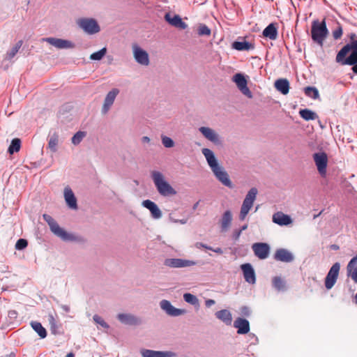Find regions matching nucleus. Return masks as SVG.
<instances>
[{"mask_svg":"<svg viewBox=\"0 0 357 357\" xmlns=\"http://www.w3.org/2000/svg\"><path fill=\"white\" fill-rule=\"evenodd\" d=\"M28 245V242L26 239L20 238L17 240L15 244V249L18 250H22L26 248Z\"/></svg>","mask_w":357,"mask_h":357,"instance_id":"49530a36","label":"nucleus"},{"mask_svg":"<svg viewBox=\"0 0 357 357\" xmlns=\"http://www.w3.org/2000/svg\"><path fill=\"white\" fill-rule=\"evenodd\" d=\"M165 20L169 24L176 28L185 29L188 26V25L184 22H183L181 17L178 15H174V16H172L170 13H167L165 15Z\"/></svg>","mask_w":357,"mask_h":357,"instance_id":"412c9836","label":"nucleus"},{"mask_svg":"<svg viewBox=\"0 0 357 357\" xmlns=\"http://www.w3.org/2000/svg\"><path fill=\"white\" fill-rule=\"evenodd\" d=\"M61 308L66 312L70 311V307L68 305H61Z\"/></svg>","mask_w":357,"mask_h":357,"instance_id":"bf43d9fd","label":"nucleus"},{"mask_svg":"<svg viewBox=\"0 0 357 357\" xmlns=\"http://www.w3.org/2000/svg\"><path fill=\"white\" fill-rule=\"evenodd\" d=\"M356 38V34L351 33L350 42L338 52L335 61L342 66H353L352 70L357 74V40Z\"/></svg>","mask_w":357,"mask_h":357,"instance_id":"f257e3e1","label":"nucleus"},{"mask_svg":"<svg viewBox=\"0 0 357 357\" xmlns=\"http://www.w3.org/2000/svg\"><path fill=\"white\" fill-rule=\"evenodd\" d=\"M313 159L319 173L323 176L326 173L328 156L324 152H318L313 154Z\"/></svg>","mask_w":357,"mask_h":357,"instance_id":"9b49d317","label":"nucleus"},{"mask_svg":"<svg viewBox=\"0 0 357 357\" xmlns=\"http://www.w3.org/2000/svg\"><path fill=\"white\" fill-rule=\"evenodd\" d=\"M117 319L123 324L136 326L141 323L139 318L131 314L121 313L117 315Z\"/></svg>","mask_w":357,"mask_h":357,"instance_id":"b1692460","label":"nucleus"},{"mask_svg":"<svg viewBox=\"0 0 357 357\" xmlns=\"http://www.w3.org/2000/svg\"><path fill=\"white\" fill-rule=\"evenodd\" d=\"M107 49L103 47L98 52H96L91 54L90 59L93 61H100L106 54Z\"/></svg>","mask_w":357,"mask_h":357,"instance_id":"ea45409f","label":"nucleus"},{"mask_svg":"<svg viewBox=\"0 0 357 357\" xmlns=\"http://www.w3.org/2000/svg\"><path fill=\"white\" fill-rule=\"evenodd\" d=\"M21 141L18 138H15L11 141V143L8 147V151L10 154H13L15 152H18L20 149Z\"/></svg>","mask_w":357,"mask_h":357,"instance_id":"c9c22d12","label":"nucleus"},{"mask_svg":"<svg viewBox=\"0 0 357 357\" xmlns=\"http://www.w3.org/2000/svg\"><path fill=\"white\" fill-rule=\"evenodd\" d=\"M43 220L47 223L50 231L63 241H77L78 237L72 233H68L61 228L57 222L50 215L43 214Z\"/></svg>","mask_w":357,"mask_h":357,"instance_id":"7ed1b4c3","label":"nucleus"},{"mask_svg":"<svg viewBox=\"0 0 357 357\" xmlns=\"http://www.w3.org/2000/svg\"><path fill=\"white\" fill-rule=\"evenodd\" d=\"M199 202L200 201H198L195 204H194V205L192 206V209L193 210H196L199 206Z\"/></svg>","mask_w":357,"mask_h":357,"instance_id":"680f3d73","label":"nucleus"},{"mask_svg":"<svg viewBox=\"0 0 357 357\" xmlns=\"http://www.w3.org/2000/svg\"><path fill=\"white\" fill-rule=\"evenodd\" d=\"M328 34V30L326 27L325 20L319 22L318 20H314L311 26L312 40L321 47Z\"/></svg>","mask_w":357,"mask_h":357,"instance_id":"39448f33","label":"nucleus"},{"mask_svg":"<svg viewBox=\"0 0 357 357\" xmlns=\"http://www.w3.org/2000/svg\"><path fill=\"white\" fill-rule=\"evenodd\" d=\"M208 166L215 178L225 186L229 188H233L234 185L231 181L229 174L225 170L224 167L220 166L215 156L214 153L209 149L204 148L202 150Z\"/></svg>","mask_w":357,"mask_h":357,"instance_id":"f03ea898","label":"nucleus"},{"mask_svg":"<svg viewBox=\"0 0 357 357\" xmlns=\"http://www.w3.org/2000/svg\"><path fill=\"white\" fill-rule=\"evenodd\" d=\"M340 269V264L338 262L335 263L330 268L328 273L325 278V287L329 290L333 288L337 282L339 272Z\"/></svg>","mask_w":357,"mask_h":357,"instance_id":"9d476101","label":"nucleus"},{"mask_svg":"<svg viewBox=\"0 0 357 357\" xmlns=\"http://www.w3.org/2000/svg\"><path fill=\"white\" fill-rule=\"evenodd\" d=\"M347 276L350 277L355 283H357V255L354 257L347 264Z\"/></svg>","mask_w":357,"mask_h":357,"instance_id":"bb28decb","label":"nucleus"},{"mask_svg":"<svg viewBox=\"0 0 357 357\" xmlns=\"http://www.w3.org/2000/svg\"><path fill=\"white\" fill-rule=\"evenodd\" d=\"M142 142L143 143H149L150 142V138L147 136H144L142 138Z\"/></svg>","mask_w":357,"mask_h":357,"instance_id":"13d9d810","label":"nucleus"},{"mask_svg":"<svg viewBox=\"0 0 357 357\" xmlns=\"http://www.w3.org/2000/svg\"><path fill=\"white\" fill-rule=\"evenodd\" d=\"M59 142V136L57 134L54 133L50 137L48 147L52 152H56L57 151V145Z\"/></svg>","mask_w":357,"mask_h":357,"instance_id":"e433bc0d","label":"nucleus"},{"mask_svg":"<svg viewBox=\"0 0 357 357\" xmlns=\"http://www.w3.org/2000/svg\"><path fill=\"white\" fill-rule=\"evenodd\" d=\"M162 144L165 148H172L174 146L173 139L167 136H161Z\"/></svg>","mask_w":357,"mask_h":357,"instance_id":"79ce46f5","label":"nucleus"},{"mask_svg":"<svg viewBox=\"0 0 357 357\" xmlns=\"http://www.w3.org/2000/svg\"><path fill=\"white\" fill-rule=\"evenodd\" d=\"M272 220L280 226H287L292 223V219L288 215L278 211L273 215Z\"/></svg>","mask_w":357,"mask_h":357,"instance_id":"4be33fe9","label":"nucleus"},{"mask_svg":"<svg viewBox=\"0 0 357 357\" xmlns=\"http://www.w3.org/2000/svg\"><path fill=\"white\" fill-rule=\"evenodd\" d=\"M210 250H212L213 252H215L218 254H222L223 253V250L221 248H213L211 247V249Z\"/></svg>","mask_w":357,"mask_h":357,"instance_id":"6e6d98bb","label":"nucleus"},{"mask_svg":"<svg viewBox=\"0 0 357 357\" xmlns=\"http://www.w3.org/2000/svg\"><path fill=\"white\" fill-rule=\"evenodd\" d=\"M151 176L158 193L164 197L174 195L176 190L165 179L163 174L158 171H152Z\"/></svg>","mask_w":357,"mask_h":357,"instance_id":"20e7f679","label":"nucleus"},{"mask_svg":"<svg viewBox=\"0 0 357 357\" xmlns=\"http://www.w3.org/2000/svg\"><path fill=\"white\" fill-rule=\"evenodd\" d=\"M252 248L255 255L260 259H265L269 255L270 246L266 243H255Z\"/></svg>","mask_w":357,"mask_h":357,"instance_id":"2eb2a0df","label":"nucleus"},{"mask_svg":"<svg viewBox=\"0 0 357 357\" xmlns=\"http://www.w3.org/2000/svg\"><path fill=\"white\" fill-rule=\"evenodd\" d=\"M77 24L89 34L96 33L100 29L97 21L93 18H81L77 21Z\"/></svg>","mask_w":357,"mask_h":357,"instance_id":"6e6552de","label":"nucleus"},{"mask_svg":"<svg viewBox=\"0 0 357 357\" xmlns=\"http://www.w3.org/2000/svg\"><path fill=\"white\" fill-rule=\"evenodd\" d=\"M93 319L94 321V322L97 324H99L100 326H101L102 328H109V326L104 321V319L100 317L99 315L98 314H95L93 317Z\"/></svg>","mask_w":357,"mask_h":357,"instance_id":"c03bdc74","label":"nucleus"},{"mask_svg":"<svg viewBox=\"0 0 357 357\" xmlns=\"http://www.w3.org/2000/svg\"><path fill=\"white\" fill-rule=\"evenodd\" d=\"M241 233H242L241 231H240L239 229L234 230L233 232V234H232L233 239L235 241L238 240V238L241 236Z\"/></svg>","mask_w":357,"mask_h":357,"instance_id":"3c124183","label":"nucleus"},{"mask_svg":"<svg viewBox=\"0 0 357 357\" xmlns=\"http://www.w3.org/2000/svg\"><path fill=\"white\" fill-rule=\"evenodd\" d=\"M42 40L58 49H73L75 47L73 42L68 40L56 38H43Z\"/></svg>","mask_w":357,"mask_h":357,"instance_id":"4468645a","label":"nucleus"},{"mask_svg":"<svg viewBox=\"0 0 357 357\" xmlns=\"http://www.w3.org/2000/svg\"><path fill=\"white\" fill-rule=\"evenodd\" d=\"M305 93L307 97H310L314 100L319 98V91L314 86H307L304 89Z\"/></svg>","mask_w":357,"mask_h":357,"instance_id":"4c0bfd02","label":"nucleus"},{"mask_svg":"<svg viewBox=\"0 0 357 357\" xmlns=\"http://www.w3.org/2000/svg\"><path fill=\"white\" fill-rule=\"evenodd\" d=\"M169 220L174 223H180L181 225H185L187 223V219L178 220L173 218L172 215H169Z\"/></svg>","mask_w":357,"mask_h":357,"instance_id":"09e8293b","label":"nucleus"},{"mask_svg":"<svg viewBox=\"0 0 357 357\" xmlns=\"http://www.w3.org/2000/svg\"><path fill=\"white\" fill-rule=\"evenodd\" d=\"M17 313L15 310H10L8 312V317L10 319H15L17 318Z\"/></svg>","mask_w":357,"mask_h":357,"instance_id":"5fc2aeb1","label":"nucleus"},{"mask_svg":"<svg viewBox=\"0 0 357 357\" xmlns=\"http://www.w3.org/2000/svg\"><path fill=\"white\" fill-rule=\"evenodd\" d=\"M264 37L270 40H275L278 37V29L273 23L268 24L263 31Z\"/></svg>","mask_w":357,"mask_h":357,"instance_id":"7c9ffc66","label":"nucleus"},{"mask_svg":"<svg viewBox=\"0 0 357 357\" xmlns=\"http://www.w3.org/2000/svg\"><path fill=\"white\" fill-rule=\"evenodd\" d=\"M232 221V214L229 210L224 212L220 219L221 230L226 231L228 230Z\"/></svg>","mask_w":357,"mask_h":357,"instance_id":"cd10ccee","label":"nucleus"},{"mask_svg":"<svg viewBox=\"0 0 357 357\" xmlns=\"http://www.w3.org/2000/svg\"><path fill=\"white\" fill-rule=\"evenodd\" d=\"M215 303V301L213 300V299H207L206 301H205V305L207 307H211L213 305H214Z\"/></svg>","mask_w":357,"mask_h":357,"instance_id":"864d4df0","label":"nucleus"},{"mask_svg":"<svg viewBox=\"0 0 357 357\" xmlns=\"http://www.w3.org/2000/svg\"><path fill=\"white\" fill-rule=\"evenodd\" d=\"M233 82L236 84L239 91L249 98H252V93L248 87V82L242 73H236L232 77Z\"/></svg>","mask_w":357,"mask_h":357,"instance_id":"1a4fd4ad","label":"nucleus"},{"mask_svg":"<svg viewBox=\"0 0 357 357\" xmlns=\"http://www.w3.org/2000/svg\"><path fill=\"white\" fill-rule=\"evenodd\" d=\"M48 320H49V323L50 325V329H51L52 333H53L54 335L59 333V332L57 331L58 326L56 325V321H55L54 317L52 315H50L48 317Z\"/></svg>","mask_w":357,"mask_h":357,"instance_id":"37998d69","label":"nucleus"},{"mask_svg":"<svg viewBox=\"0 0 357 357\" xmlns=\"http://www.w3.org/2000/svg\"><path fill=\"white\" fill-rule=\"evenodd\" d=\"M354 302H355V303L357 304V292H356V296L354 297Z\"/></svg>","mask_w":357,"mask_h":357,"instance_id":"69168bd1","label":"nucleus"},{"mask_svg":"<svg viewBox=\"0 0 357 357\" xmlns=\"http://www.w3.org/2000/svg\"><path fill=\"white\" fill-rule=\"evenodd\" d=\"M241 312L245 315L249 314V309L247 307H243L241 309Z\"/></svg>","mask_w":357,"mask_h":357,"instance_id":"4d7b16f0","label":"nucleus"},{"mask_svg":"<svg viewBox=\"0 0 357 357\" xmlns=\"http://www.w3.org/2000/svg\"><path fill=\"white\" fill-rule=\"evenodd\" d=\"M85 135H86V133L83 131L77 132L72 137V143L74 145L79 144L82 142L83 138L85 137Z\"/></svg>","mask_w":357,"mask_h":357,"instance_id":"a19ab883","label":"nucleus"},{"mask_svg":"<svg viewBox=\"0 0 357 357\" xmlns=\"http://www.w3.org/2000/svg\"><path fill=\"white\" fill-rule=\"evenodd\" d=\"M119 91L117 89H113L106 96L102 107V112L106 113L110 107L113 105L116 96L119 94Z\"/></svg>","mask_w":357,"mask_h":357,"instance_id":"a878e982","label":"nucleus"},{"mask_svg":"<svg viewBox=\"0 0 357 357\" xmlns=\"http://www.w3.org/2000/svg\"><path fill=\"white\" fill-rule=\"evenodd\" d=\"M66 357H74V354L73 353H69L66 355Z\"/></svg>","mask_w":357,"mask_h":357,"instance_id":"0e129e2a","label":"nucleus"},{"mask_svg":"<svg viewBox=\"0 0 357 357\" xmlns=\"http://www.w3.org/2000/svg\"><path fill=\"white\" fill-rule=\"evenodd\" d=\"M142 357H176V354L170 351H154L143 349L140 351Z\"/></svg>","mask_w":357,"mask_h":357,"instance_id":"dca6fc26","label":"nucleus"},{"mask_svg":"<svg viewBox=\"0 0 357 357\" xmlns=\"http://www.w3.org/2000/svg\"><path fill=\"white\" fill-rule=\"evenodd\" d=\"M274 259L276 261L289 263L294 260V257L293 254L288 250L284 248H280L275 251Z\"/></svg>","mask_w":357,"mask_h":357,"instance_id":"6ab92c4d","label":"nucleus"},{"mask_svg":"<svg viewBox=\"0 0 357 357\" xmlns=\"http://www.w3.org/2000/svg\"><path fill=\"white\" fill-rule=\"evenodd\" d=\"M133 56L137 63L142 66L149 64V56L148 53L137 45H132Z\"/></svg>","mask_w":357,"mask_h":357,"instance_id":"f8f14e48","label":"nucleus"},{"mask_svg":"<svg viewBox=\"0 0 357 357\" xmlns=\"http://www.w3.org/2000/svg\"><path fill=\"white\" fill-rule=\"evenodd\" d=\"M31 326L40 338L44 339L47 337V331L40 322L31 321Z\"/></svg>","mask_w":357,"mask_h":357,"instance_id":"72a5a7b5","label":"nucleus"},{"mask_svg":"<svg viewBox=\"0 0 357 357\" xmlns=\"http://www.w3.org/2000/svg\"><path fill=\"white\" fill-rule=\"evenodd\" d=\"M217 319L221 320L226 325H231L232 321L231 313L228 310H221L215 314Z\"/></svg>","mask_w":357,"mask_h":357,"instance_id":"c85d7f7f","label":"nucleus"},{"mask_svg":"<svg viewBox=\"0 0 357 357\" xmlns=\"http://www.w3.org/2000/svg\"><path fill=\"white\" fill-rule=\"evenodd\" d=\"M234 327L237 328V333L240 335L247 334L250 331V323L244 318L236 319L234 321Z\"/></svg>","mask_w":357,"mask_h":357,"instance_id":"5701e85b","label":"nucleus"},{"mask_svg":"<svg viewBox=\"0 0 357 357\" xmlns=\"http://www.w3.org/2000/svg\"><path fill=\"white\" fill-rule=\"evenodd\" d=\"M333 248H334V249H337V246H333Z\"/></svg>","mask_w":357,"mask_h":357,"instance_id":"338daca9","label":"nucleus"},{"mask_svg":"<svg viewBox=\"0 0 357 357\" xmlns=\"http://www.w3.org/2000/svg\"><path fill=\"white\" fill-rule=\"evenodd\" d=\"M64 198L66 204L70 208L74 210L77 208V199L70 188L66 187L64 188Z\"/></svg>","mask_w":357,"mask_h":357,"instance_id":"393cba45","label":"nucleus"},{"mask_svg":"<svg viewBox=\"0 0 357 357\" xmlns=\"http://www.w3.org/2000/svg\"><path fill=\"white\" fill-rule=\"evenodd\" d=\"M197 261L181 258H167L164 261V265L169 268H181L195 266Z\"/></svg>","mask_w":357,"mask_h":357,"instance_id":"0eeeda50","label":"nucleus"},{"mask_svg":"<svg viewBox=\"0 0 357 357\" xmlns=\"http://www.w3.org/2000/svg\"><path fill=\"white\" fill-rule=\"evenodd\" d=\"M142 205L144 208L149 210L153 218L160 219L162 217V212L155 202H153L149 199H146V200H144L142 202Z\"/></svg>","mask_w":357,"mask_h":357,"instance_id":"aec40b11","label":"nucleus"},{"mask_svg":"<svg viewBox=\"0 0 357 357\" xmlns=\"http://www.w3.org/2000/svg\"><path fill=\"white\" fill-rule=\"evenodd\" d=\"M247 229H248V225L245 224V225H243L239 230L241 231V232H242L243 231H244Z\"/></svg>","mask_w":357,"mask_h":357,"instance_id":"e2e57ef3","label":"nucleus"},{"mask_svg":"<svg viewBox=\"0 0 357 357\" xmlns=\"http://www.w3.org/2000/svg\"><path fill=\"white\" fill-rule=\"evenodd\" d=\"M272 285L278 291H285L287 290L286 281L280 276L273 278Z\"/></svg>","mask_w":357,"mask_h":357,"instance_id":"473e14b6","label":"nucleus"},{"mask_svg":"<svg viewBox=\"0 0 357 357\" xmlns=\"http://www.w3.org/2000/svg\"><path fill=\"white\" fill-rule=\"evenodd\" d=\"M183 299L186 303L194 306H199V299L197 298V297L190 293L184 294Z\"/></svg>","mask_w":357,"mask_h":357,"instance_id":"58836bf2","label":"nucleus"},{"mask_svg":"<svg viewBox=\"0 0 357 357\" xmlns=\"http://www.w3.org/2000/svg\"><path fill=\"white\" fill-rule=\"evenodd\" d=\"M199 131L206 139L213 144H218L220 143L219 135L213 129L209 127L202 126L199 128Z\"/></svg>","mask_w":357,"mask_h":357,"instance_id":"f3484780","label":"nucleus"},{"mask_svg":"<svg viewBox=\"0 0 357 357\" xmlns=\"http://www.w3.org/2000/svg\"><path fill=\"white\" fill-rule=\"evenodd\" d=\"M19 50L17 47H13L11 50L8 53V56L9 59H12L15 56V55L17 53Z\"/></svg>","mask_w":357,"mask_h":357,"instance_id":"8fccbe9b","label":"nucleus"},{"mask_svg":"<svg viewBox=\"0 0 357 357\" xmlns=\"http://www.w3.org/2000/svg\"><path fill=\"white\" fill-rule=\"evenodd\" d=\"M160 307L167 314L171 317H178L185 313V310L176 308L167 300H162L160 302Z\"/></svg>","mask_w":357,"mask_h":357,"instance_id":"ddd939ff","label":"nucleus"},{"mask_svg":"<svg viewBox=\"0 0 357 357\" xmlns=\"http://www.w3.org/2000/svg\"><path fill=\"white\" fill-rule=\"evenodd\" d=\"M232 47L234 50H238V51H249L250 50H253L255 48L254 45L246 41H234L232 43Z\"/></svg>","mask_w":357,"mask_h":357,"instance_id":"2f4dec72","label":"nucleus"},{"mask_svg":"<svg viewBox=\"0 0 357 357\" xmlns=\"http://www.w3.org/2000/svg\"><path fill=\"white\" fill-rule=\"evenodd\" d=\"M195 246L197 248H205L206 250H211V246H208L203 243H201V242H198L195 244Z\"/></svg>","mask_w":357,"mask_h":357,"instance_id":"603ef678","label":"nucleus"},{"mask_svg":"<svg viewBox=\"0 0 357 357\" xmlns=\"http://www.w3.org/2000/svg\"><path fill=\"white\" fill-rule=\"evenodd\" d=\"M22 45V41H19L14 47H17V50H19Z\"/></svg>","mask_w":357,"mask_h":357,"instance_id":"052dcab7","label":"nucleus"},{"mask_svg":"<svg viewBox=\"0 0 357 357\" xmlns=\"http://www.w3.org/2000/svg\"><path fill=\"white\" fill-rule=\"evenodd\" d=\"M275 87L282 94L286 95L289 91V82L287 79H278L275 82Z\"/></svg>","mask_w":357,"mask_h":357,"instance_id":"c756f323","label":"nucleus"},{"mask_svg":"<svg viewBox=\"0 0 357 357\" xmlns=\"http://www.w3.org/2000/svg\"><path fill=\"white\" fill-rule=\"evenodd\" d=\"M241 268L243 273L245 280L250 284H255L256 282V276L253 267L250 264H242Z\"/></svg>","mask_w":357,"mask_h":357,"instance_id":"a211bd4d","label":"nucleus"},{"mask_svg":"<svg viewBox=\"0 0 357 357\" xmlns=\"http://www.w3.org/2000/svg\"><path fill=\"white\" fill-rule=\"evenodd\" d=\"M257 192L258 191L256 188H252L247 193L241 208L239 214V219L241 220H245L246 215L252 207L254 202L256 199Z\"/></svg>","mask_w":357,"mask_h":357,"instance_id":"423d86ee","label":"nucleus"},{"mask_svg":"<svg viewBox=\"0 0 357 357\" xmlns=\"http://www.w3.org/2000/svg\"><path fill=\"white\" fill-rule=\"evenodd\" d=\"M300 116L305 121L315 120L318 118L317 114L308 109H303L299 111Z\"/></svg>","mask_w":357,"mask_h":357,"instance_id":"f704fd0d","label":"nucleus"},{"mask_svg":"<svg viewBox=\"0 0 357 357\" xmlns=\"http://www.w3.org/2000/svg\"><path fill=\"white\" fill-rule=\"evenodd\" d=\"M342 26L338 24L337 26L335 28V29L333 31V37L335 40L340 39L342 36Z\"/></svg>","mask_w":357,"mask_h":357,"instance_id":"de8ad7c7","label":"nucleus"},{"mask_svg":"<svg viewBox=\"0 0 357 357\" xmlns=\"http://www.w3.org/2000/svg\"><path fill=\"white\" fill-rule=\"evenodd\" d=\"M198 33L200 36H209L211 29L205 24H201L198 29Z\"/></svg>","mask_w":357,"mask_h":357,"instance_id":"a18cd8bd","label":"nucleus"}]
</instances>
